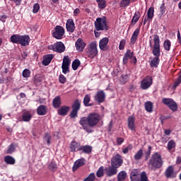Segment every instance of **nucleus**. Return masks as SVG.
Masks as SVG:
<instances>
[{"label": "nucleus", "mask_w": 181, "mask_h": 181, "mask_svg": "<svg viewBox=\"0 0 181 181\" xmlns=\"http://www.w3.org/2000/svg\"><path fill=\"white\" fill-rule=\"evenodd\" d=\"M100 122V115L97 113H90L88 117H83L79 120V124L82 126L83 129L91 134L93 127H95Z\"/></svg>", "instance_id": "nucleus-1"}, {"label": "nucleus", "mask_w": 181, "mask_h": 181, "mask_svg": "<svg viewBox=\"0 0 181 181\" xmlns=\"http://www.w3.org/2000/svg\"><path fill=\"white\" fill-rule=\"evenodd\" d=\"M153 54L156 56L151 59L150 62L151 67H158L159 64V56H160V40L159 39V35H154L153 36Z\"/></svg>", "instance_id": "nucleus-2"}, {"label": "nucleus", "mask_w": 181, "mask_h": 181, "mask_svg": "<svg viewBox=\"0 0 181 181\" xmlns=\"http://www.w3.org/2000/svg\"><path fill=\"white\" fill-rule=\"evenodd\" d=\"M162 166H163L162 156L159 153H154L148 161L149 168L151 170H156V169H160Z\"/></svg>", "instance_id": "nucleus-3"}, {"label": "nucleus", "mask_w": 181, "mask_h": 181, "mask_svg": "<svg viewBox=\"0 0 181 181\" xmlns=\"http://www.w3.org/2000/svg\"><path fill=\"white\" fill-rule=\"evenodd\" d=\"M95 28L96 30H108L105 17L98 18L95 21Z\"/></svg>", "instance_id": "nucleus-4"}, {"label": "nucleus", "mask_w": 181, "mask_h": 181, "mask_svg": "<svg viewBox=\"0 0 181 181\" xmlns=\"http://www.w3.org/2000/svg\"><path fill=\"white\" fill-rule=\"evenodd\" d=\"M98 54V49H97V42L93 41L89 43L88 48V56L90 59H93Z\"/></svg>", "instance_id": "nucleus-5"}, {"label": "nucleus", "mask_w": 181, "mask_h": 181, "mask_svg": "<svg viewBox=\"0 0 181 181\" xmlns=\"http://www.w3.org/2000/svg\"><path fill=\"white\" fill-rule=\"evenodd\" d=\"M162 103L167 105L171 111H177V104L172 98H163Z\"/></svg>", "instance_id": "nucleus-6"}, {"label": "nucleus", "mask_w": 181, "mask_h": 181, "mask_svg": "<svg viewBox=\"0 0 181 181\" xmlns=\"http://www.w3.org/2000/svg\"><path fill=\"white\" fill-rule=\"evenodd\" d=\"M53 37L60 40L64 36V28L60 25H57L54 28V32L52 33Z\"/></svg>", "instance_id": "nucleus-7"}, {"label": "nucleus", "mask_w": 181, "mask_h": 181, "mask_svg": "<svg viewBox=\"0 0 181 181\" xmlns=\"http://www.w3.org/2000/svg\"><path fill=\"white\" fill-rule=\"evenodd\" d=\"M70 63H71V62L70 61L69 56L64 57L62 65V73H64V74H67V73L70 71V69H69V67H70Z\"/></svg>", "instance_id": "nucleus-8"}, {"label": "nucleus", "mask_w": 181, "mask_h": 181, "mask_svg": "<svg viewBox=\"0 0 181 181\" xmlns=\"http://www.w3.org/2000/svg\"><path fill=\"white\" fill-rule=\"evenodd\" d=\"M122 163V157L119 154H116L111 160L112 166H115L116 168H119Z\"/></svg>", "instance_id": "nucleus-9"}, {"label": "nucleus", "mask_w": 181, "mask_h": 181, "mask_svg": "<svg viewBox=\"0 0 181 181\" xmlns=\"http://www.w3.org/2000/svg\"><path fill=\"white\" fill-rule=\"evenodd\" d=\"M151 86H152V77L151 76H146L141 82V88L142 90H148Z\"/></svg>", "instance_id": "nucleus-10"}, {"label": "nucleus", "mask_w": 181, "mask_h": 181, "mask_svg": "<svg viewBox=\"0 0 181 181\" xmlns=\"http://www.w3.org/2000/svg\"><path fill=\"white\" fill-rule=\"evenodd\" d=\"M52 49L54 52H57L58 53H63L66 49L64 44L62 42H57L52 46Z\"/></svg>", "instance_id": "nucleus-11"}, {"label": "nucleus", "mask_w": 181, "mask_h": 181, "mask_svg": "<svg viewBox=\"0 0 181 181\" xmlns=\"http://www.w3.org/2000/svg\"><path fill=\"white\" fill-rule=\"evenodd\" d=\"M108 42H110V39L108 37H105L101 39L99 42V47L100 50H103V52H106V50L108 49Z\"/></svg>", "instance_id": "nucleus-12"}, {"label": "nucleus", "mask_w": 181, "mask_h": 181, "mask_svg": "<svg viewBox=\"0 0 181 181\" xmlns=\"http://www.w3.org/2000/svg\"><path fill=\"white\" fill-rule=\"evenodd\" d=\"M127 127L129 129H131L132 132H135L136 126L135 125V117L130 116L127 119Z\"/></svg>", "instance_id": "nucleus-13"}, {"label": "nucleus", "mask_w": 181, "mask_h": 181, "mask_svg": "<svg viewBox=\"0 0 181 181\" xmlns=\"http://www.w3.org/2000/svg\"><path fill=\"white\" fill-rule=\"evenodd\" d=\"M75 47L78 52H83L86 47V42L83 41V39L78 38L76 42Z\"/></svg>", "instance_id": "nucleus-14"}, {"label": "nucleus", "mask_w": 181, "mask_h": 181, "mask_svg": "<svg viewBox=\"0 0 181 181\" xmlns=\"http://www.w3.org/2000/svg\"><path fill=\"white\" fill-rule=\"evenodd\" d=\"M86 165V159L82 158L80 159H78L76 161H75L74 166H73V171L76 172V170L78 169V168H81V166H84Z\"/></svg>", "instance_id": "nucleus-15"}, {"label": "nucleus", "mask_w": 181, "mask_h": 181, "mask_svg": "<svg viewBox=\"0 0 181 181\" xmlns=\"http://www.w3.org/2000/svg\"><path fill=\"white\" fill-rule=\"evenodd\" d=\"M30 42V37L28 35H20L18 45L21 46H28Z\"/></svg>", "instance_id": "nucleus-16"}, {"label": "nucleus", "mask_w": 181, "mask_h": 181, "mask_svg": "<svg viewBox=\"0 0 181 181\" xmlns=\"http://www.w3.org/2000/svg\"><path fill=\"white\" fill-rule=\"evenodd\" d=\"M95 100L97 103H103L105 100V93L103 90L98 91L95 95Z\"/></svg>", "instance_id": "nucleus-17"}, {"label": "nucleus", "mask_w": 181, "mask_h": 181, "mask_svg": "<svg viewBox=\"0 0 181 181\" xmlns=\"http://www.w3.org/2000/svg\"><path fill=\"white\" fill-rule=\"evenodd\" d=\"M81 148V144L76 141H72L70 144V149L71 152H78Z\"/></svg>", "instance_id": "nucleus-18"}, {"label": "nucleus", "mask_w": 181, "mask_h": 181, "mask_svg": "<svg viewBox=\"0 0 181 181\" xmlns=\"http://www.w3.org/2000/svg\"><path fill=\"white\" fill-rule=\"evenodd\" d=\"M107 176L111 177L114 176V175H117L118 170L115 166H110L108 168L105 169Z\"/></svg>", "instance_id": "nucleus-19"}, {"label": "nucleus", "mask_w": 181, "mask_h": 181, "mask_svg": "<svg viewBox=\"0 0 181 181\" xmlns=\"http://www.w3.org/2000/svg\"><path fill=\"white\" fill-rule=\"evenodd\" d=\"M66 30H68V32H70L71 33H73V32H74V29H76V27L74 26V21H73V20L71 19H69L66 21Z\"/></svg>", "instance_id": "nucleus-20"}, {"label": "nucleus", "mask_w": 181, "mask_h": 181, "mask_svg": "<svg viewBox=\"0 0 181 181\" xmlns=\"http://www.w3.org/2000/svg\"><path fill=\"white\" fill-rule=\"evenodd\" d=\"M165 176L166 177H176V175L175 174V171L173 170V166L170 165L165 170Z\"/></svg>", "instance_id": "nucleus-21"}, {"label": "nucleus", "mask_w": 181, "mask_h": 181, "mask_svg": "<svg viewBox=\"0 0 181 181\" xmlns=\"http://www.w3.org/2000/svg\"><path fill=\"white\" fill-rule=\"evenodd\" d=\"M53 57H54L53 54H47L44 56L43 60H42V64L44 66H49V64H50V62L53 59Z\"/></svg>", "instance_id": "nucleus-22"}, {"label": "nucleus", "mask_w": 181, "mask_h": 181, "mask_svg": "<svg viewBox=\"0 0 181 181\" xmlns=\"http://www.w3.org/2000/svg\"><path fill=\"white\" fill-rule=\"evenodd\" d=\"M140 30H141L139 28H136L133 33L132 37L130 39V43H132V45H134L135 42H136V39H138Z\"/></svg>", "instance_id": "nucleus-23"}, {"label": "nucleus", "mask_w": 181, "mask_h": 181, "mask_svg": "<svg viewBox=\"0 0 181 181\" xmlns=\"http://www.w3.org/2000/svg\"><path fill=\"white\" fill-rule=\"evenodd\" d=\"M22 119L24 122H29L32 119V113L29 111L24 112L22 115Z\"/></svg>", "instance_id": "nucleus-24"}, {"label": "nucleus", "mask_w": 181, "mask_h": 181, "mask_svg": "<svg viewBox=\"0 0 181 181\" xmlns=\"http://www.w3.org/2000/svg\"><path fill=\"white\" fill-rule=\"evenodd\" d=\"M70 110V107L68 106H63L60 107L58 110V114L59 115H67V113L69 112V110Z\"/></svg>", "instance_id": "nucleus-25"}, {"label": "nucleus", "mask_w": 181, "mask_h": 181, "mask_svg": "<svg viewBox=\"0 0 181 181\" xmlns=\"http://www.w3.org/2000/svg\"><path fill=\"white\" fill-rule=\"evenodd\" d=\"M139 173L136 170L132 171L130 174V179L132 181H139Z\"/></svg>", "instance_id": "nucleus-26"}, {"label": "nucleus", "mask_w": 181, "mask_h": 181, "mask_svg": "<svg viewBox=\"0 0 181 181\" xmlns=\"http://www.w3.org/2000/svg\"><path fill=\"white\" fill-rule=\"evenodd\" d=\"M134 57V52H131V50H127V52L124 54V56L123 57V62L124 63H127L129 59H131L132 57Z\"/></svg>", "instance_id": "nucleus-27"}, {"label": "nucleus", "mask_w": 181, "mask_h": 181, "mask_svg": "<svg viewBox=\"0 0 181 181\" xmlns=\"http://www.w3.org/2000/svg\"><path fill=\"white\" fill-rule=\"evenodd\" d=\"M52 104L54 108H59V107L62 105V99L60 98V96L55 97L53 99Z\"/></svg>", "instance_id": "nucleus-28"}, {"label": "nucleus", "mask_w": 181, "mask_h": 181, "mask_svg": "<svg viewBox=\"0 0 181 181\" xmlns=\"http://www.w3.org/2000/svg\"><path fill=\"white\" fill-rule=\"evenodd\" d=\"M37 112L38 115H46V114H47V110L45 105H40L37 107Z\"/></svg>", "instance_id": "nucleus-29"}, {"label": "nucleus", "mask_w": 181, "mask_h": 181, "mask_svg": "<svg viewBox=\"0 0 181 181\" xmlns=\"http://www.w3.org/2000/svg\"><path fill=\"white\" fill-rule=\"evenodd\" d=\"M20 37H21V35H19L14 34L11 35V37H10L11 42L19 45V40H21Z\"/></svg>", "instance_id": "nucleus-30"}, {"label": "nucleus", "mask_w": 181, "mask_h": 181, "mask_svg": "<svg viewBox=\"0 0 181 181\" xmlns=\"http://www.w3.org/2000/svg\"><path fill=\"white\" fill-rule=\"evenodd\" d=\"M92 150H93V148H91V146H81L80 151H81L83 153H91Z\"/></svg>", "instance_id": "nucleus-31"}, {"label": "nucleus", "mask_w": 181, "mask_h": 181, "mask_svg": "<svg viewBox=\"0 0 181 181\" xmlns=\"http://www.w3.org/2000/svg\"><path fill=\"white\" fill-rule=\"evenodd\" d=\"M145 108L147 112H152L153 110V103H152L151 101L146 102L145 103Z\"/></svg>", "instance_id": "nucleus-32"}, {"label": "nucleus", "mask_w": 181, "mask_h": 181, "mask_svg": "<svg viewBox=\"0 0 181 181\" xmlns=\"http://www.w3.org/2000/svg\"><path fill=\"white\" fill-rule=\"evenodd\" d=\"M4 161L8 165H15V158L11 156H7L4 158Z\"/></svg>", "instance_id": "nucleus-33"}, {"label": "nucleus", "mask_w": 181, "mask_h": 181, "mask_svg": "<svg viewBox=\"0 0 181 181\" xmlns=\"http://www.w3.org/2000/svg\"><path fill=\"white\" fill-rule=\"evenodd\" d=\"M125 179H127V172H119L117 175V180H125Z\"/></svg>", "instance_id": "nucleus-34"}, {"label": "nucleus", "mask_w": 181, "mask_h": 181, "mask_svg": "<svg viewBox=\"0 0 181 181\" xmlns=\"http://www.w3.org/2000/svg\"><path fill=\"white\" fill-rule=\"evenodd\" d=\"M141 18V13L139 12H136L134 13V16L132 20V25H135L138 21H139V18Z\"/></svg>", "instance_id": "nucleus-35"}, {"label": "nucleus", "mask_w": 181, "mask_h": 181, "mask_svg": "<svg viewBox=\"0 0 181 181\" xmlns=\"http://www.w3.org/2000/svg\"><path fill=\"white\" fill-rule=\"evenodd\" d=\"M90 100V95H86L83 98V104L86 105V107H91V104L89 103Z\"/></svg>", "instance_id": "nucleus-36"}, {"label": "nucleus", "mask_w": 181, "mask_h": 181, "mask_svg": "<svg viewBox=\"0 0 181 181\" xmlns=\"http://www.w3.org/2000/svg\"><path fill=\"white\" fill-rule=\"evenodd\" d=\"M144 156V150L140 149L136 152V153L134 155V159L135 160H139L142 156Z\"/></svg>", "instance_id": "nucleus-37"}, {"label": "nucleus", "mask_w": 181, "mask_h": 181, "mask_svg": "<svg viewBox=\"0 0 181 181\" xmlns=\"http://www.w3.org/2000/svg\"><path fill=\"white\" fill-rule=\"evenodd\" d=\"M155 12V9L153 7H150L147 11V17L148 19H153V13Z\"/></svg>", "instance_id": "nucleus-38"}, {"label": "nucleus", "mask_w": 181, "mask_h": 181, "mask_svg": "<svg viewBox=\"0 0 181 181\" xmlns=\"http://www.w3.org/2000/svg\"><path fill=\"white\" fill-rule=\"evenodd\" d=\"M80 60L78 59H75L73 62H72V69L73 70L76 71L78 69V67H80Z\"/></svg>", "instance_id": "nucleus-39"}, {"label": "nucleus", "mask_w": 181, "mask_h": 181, "mask_svg": "<svg viewBox=\"0 0 181 181\" xmlns=\"http://www.w3.org/2000/svg\"><path fill=\"white\" fill-rule=\"evenodd\" d=\"M128 80H129V76L127 74L122 75L119 78V81L121 84H125V83H127Z\"/></svg>", "instance_id": "nucleus-40"}, {"label": "nucleus", "mask_w": 181, "mask_h": 181, "mask_svg": "<svg viewBox=\"0 0 181 181\" xmlns=\"http://www.w3.org/2000/svg\"><path fill=\"white\" fill-rule=\"evenodd\" d=\"M170 46H171L170 40H166L165 41H164L163 47L165 50H167V52H169V50H170Z\"/></svg>", "instance_id": "nucleus-41"}, {"label": "nucleus", "mask_w": 181, "mask_h": 181, "mask_svg": "<svg viewBox=\"0 0 181 181\" xmlns=\"http://www.w3.org/2000/svg\"><path fill=\"white\" fill-rule=\"evenodd\" d=\"M98 6L99 9H105V8H107V1L103 0V1L98 2Z\"/></svg>", "instance_id": "nucleus-42"}, {"label": "nucleus", "mask_w": 181, "mask_h": 181, "mask_svg": "<svg viewBox=\"0 0 181 181\" xmlns=\"http://www.w3.org/2000/svg\"><path fill=\"white\" fill-rule=\"evenodd\" d=\"M98 177H103L104 176V167L101 166L96 172Z\"/></svg>", "instance_id": "nucleus-43"}, {"label": "nucleus", "mask_w": 181, "mask_h": 181, "mask_svg": "<svg viewBox=\"0 0 181 181\" xmlns=\"http://www.w3.org/2000/svg\"><path fill=\"white\" fill-rule=\"evenodd\" d=\"M175 146H176V143L175 142V141L170 140L168 143V151H171V149H173V148H175Z\"/></svg>", "instance_id": "nucleus-44"}, {"label": "nucleus", "mask_w": 181, "mask_h": 181, "mask_svg": "<svg viewBox=\"0 0 181 181\" xmlns=\"http://www.w3.org/2000/svg\"><path fill=\"white\" fill-rule=\"evenodd\" d=\"M72 108H73L74 110L78 112V110H80V101L76 100V101L74 103V105H73V106H72Z\"/></svg>", "instance_id": "nucleus-45"}, {"label": "nucleus", "mask_w": 181, "mask_h": 181, "mask_svg": "<svg viewBox=\"0 0 181 181\" xmlns=\"http://www.w3.org/2000/svg\"><path fill=\"white\" fill-rule=\"evenodd\" d=\"M15 149H16L15 144H11L9 146L8 148L7 149L6 153H9V154L13 153V152H15Z\"/></svg>", "instance_id": "nucleus-46"}, {"label": "nucleus", "mask_w": 181, "mask_h": 181, "mask_svg": "<svg viewBox=\"0 0 181 181\" xmlns=\"http://www.w3.org/2000/svg\"><path fill=\"white\" fill-rule=\"evenodd\" d=\"M95 180V174L90 173L83 181H94Z\"/></svg>", "instance_id": "nucleus-47"}, {"label": "nucleus", "mask_w": 181, "mask_h": 181, "mask_svg": "<svg viewBox=\"0 0 181 181\" xmlns=\"http://www.w3.org/2000/svg\"><path fill=\"white\" fill-rule=\"evenodd\" d=\"M140 181H149L148 180V175L146 172H142L140 175Z\"/></svg>", "instance_id": "nucleus-48"}, {"label": "nucleus", "mask_w": 181, "mask_h": 181, "mask_svg": "<svg viewBox=\"0 0 181 181\" xmlns=\"http://www.w3.org/2000/svg\"><path fill=\"white\" fill-rule=\"evenodd\" d=\"M129 0H122L120 1L119 6L121 8H125V6H128V5H129Z\"/></svg>", "instance_id": "nucleus-49"}, {"label": "nucleus", "mask_w": 181, "mask_h": 181, "mask_svg": "<svg viewBox=\"0 0 181 181\" xmlns=\"http://www.w3.org/2000/svg\"><path fill=\"white\" fill-rule=\"evenodd\" d=\"M23 77H25V78L30 77V71L29 69H24L23 71Z\"/></svg>", "instance_id": "nucleus-50"}, {"label": "nucleus", "mask_w": 181, "mask_h": 181, "mask_svg": "<svg viewBox=\"0 0 181 181\" xmlns=\"http://www.w3.org/2000/svg\"><path fill=\"white\" fill-rule=\"evenodd\" d=\"M49 169L50 170L54 171L56 170V169H57V164H56V163L54 162H52L49 165Z\"/></svg>", "instance_id": "nucleus-51"}, {"label": "nucleus", "mask_w": 181, "mask_h": 181, "mask_svg": "<svg viewBox=\"0 0 181 181\" xmlns=\"http://www.w3.org/2000/svg\"><path fill=\"white\" fill-rule=\"evenodd\" d=\"M59 81L62 84H64V83L67 81V78H66V77L63 74H60L59 76Z\"/></svg>", "instance_id": "nucleus-52"}, {"label": "nucleus", "mask_w": 181, "mask_h": 181, "mask_svg": "<svg viewBox=\"0 0 181 181\" xmlns=\"http://www.w3.org/2000/svg\"><path fill=\"white\" fill-rule=\"evenodd\" d=\"M40 9V6L39 5V4H35L33 9V13H37Z\"/></svg>", "instance_id": "nucleus-53"}, {"label": "nucleus", "mask_w": 181, "mask_h": 181, "mask_svg": "<svg viewBox=\"0 0 181 181\" xmlns=\"http://www.w3.org/2000/svg\"><path fill=\"white\" fill-rule=\"evenodd\" d=\"M52 139V136H50V134H45L44 137V140L47 143L48 145H50V140Z\"/></svg>", "instance_id": "nucleus-54"}, {"label": "nucleus", "mask_w": 181, "mask_h": 181, "mask_svg": "<svg viewBox=\"0 0 181 181\" xmlns=\"http://www.w3.org/2000/svg\"><path fill=\"white\" fill-rule=\"evenodd\" d=\"M126 40H122L119 42V50H123L124 47H125V43H126Z\"/></svg>", "instance_id": "nucleus-55"}, {"label": "nucleus", "mask_w": 181, "mask_h": 181, "mask_svg": "<svg viewBox=\"0 0 181 181\" xmlns=\"http://www.w3.org/2000/svg\"><path fill=\"white\" fill-rule=\"evenodd\" d=\"M132 146L129 145L127 147L124 148L122 150V152H123V153L126 154V153H128V152H129V151H132Z\"/></svg>", "instance_id": "nucleus-56"}, {"label": "nucleus", "mask_w": 181, "mask_h": 181, "mask_svg": "<svg viewBox=\"0 0 181 181\" xmlns=\"http://www.w3.org/2000/svg\"><path fill=\"white\" fill-rule=\"evenodd\" d=\"M78 112L77 110H72V111L70 114L71 118H76V117H77V113Z\"/></svg>", "instance_id": "nucleus-57"}, {"label": "nucleus", "mask_w": 181, "mask_h": 181, "mask_svg": "<svg viewBox=\"0 0 181 181\" xmlns=\"http://www.w3.org/2000/svg\"><path fill=\"white\" fill-rule=\"evenodd\" d=\"M80 13V8H76L74 11V16H77Z\"/></svg>", "instance_id": "nucleus-58"}, {"label": "nucleus", "mask_w": 181, "mask_h": 181, "mask_svg": "<svg viewBox=\"0 0 181 181\" xmlns=\"http://www.w3.org/2000/svg\"><path fill=\"white\" fill-rule=\"evenodd\" d=\"M124 142V139L122 138H118L117 139V145H121Z\"/></svg>", "instance_id": "nucleus-59"}, {"label": "nucleus", "mask_w": 181, "mask_h": 181, "mask_svg": "<svg viewBox=\"0 0 181 181\" xmlns=\"http://www.w3.org/2000/svg\"><path fill=\"white\" fill-rule=\"evenodd\" d=\"M6 18L7 17L6 15H2L1 16H0V21H1V22H6Z\"/></svg>", "instance_id": "nucleus-60"}, {"label": "nucleus", "mask_w": 181, "mask_h": 181, "mask_svg": "<svg viewBox=\"0 0 181 181\" xmlns=\"http://www.w3.org/2000/svg\"><path fill=\"white\" fill-rule=\"evenodd\" d=\"M131 62H132V63H134V64H136V57H132V58H131Z\"/></svg>", "instance_id": "nucleus-61"}, {"label": "nucleus", "mask_w": 181, "mask_h": 181, "mask_svg": "<svg viewBox=\"0 0 181 181\" xmlns=\"http://www.w3.org/2000/svg\"><path fill=\"white\" fill-rule=\"evenodd\" d=\"M176 163H177L178 165L181 163V157L177 158Z\"/></svg>", "instance_id": "nucleus-62"}, {"label": "nucleus", "mask_w": 181, "mask_h": 181, "mask_svg": "<svg viewBox=\"0 0 181 181\" xmlns=\"http://www.w3.org/2000/svg\"><path fill=\"white\" fill-rule=\"evenodd\" d=\"M170 130H169V129H165V135H170Z\"/></svg>", "instance_id": "nucleus-63"}, {"label": "nucleus", "mask_w": 181, "mask_h": 181, "mask_svg": "<svg viewBox=\"0 0 181 181\" xmlns=\"http://www.w3.org/2000/svg\"><path fill=\"white\" fill-rule=\"evenodd\" d=\"M151 19L148 18V16H147V18L146 17L144 18V25H146V22H148V21H151Z\"/></svg>", "instance_id": "nucleus-64"}]
</instances>
